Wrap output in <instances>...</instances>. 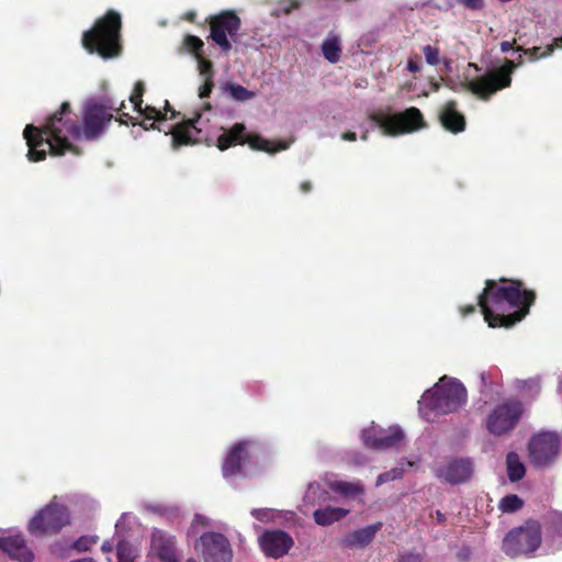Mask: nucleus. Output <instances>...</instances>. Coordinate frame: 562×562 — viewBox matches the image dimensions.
Returning a JSON list of instances; mask_svg holds the SVG:
<instances>
[{"label":"nucleus","instance_id":"4c0bfd02","mask_svg":"<svg viewBox=\"0 0 562 562\" xmlns=\"http://www.w3.org/2000/svg\"><path fill=\"white\" fill-rule=\"evenodd\" d=\"M198 61V68L204 78H213V63L210 59L203 57V55L195 58Z\"/></svg>","mask_w":562,"mask_h":562},{"label":"nucleus","instance_id":"dca6fc26","mask_svg":"<svg viewBox=\"0 0 562 562\" xmlns=\"http://www.w3.org/2000/svg\"><path fill=\"white\" fill-rule=\"evenodd\" d=\"M176 537L160 529H154L150 536L149 553L160 562H179Z\"/></svg>","mask_w":562,"mask_h":562},{"label":"nucleus","instance_id":"c9c22d12","mask_svg":"<svg viewBox=\"0 0 562 562\" xmlns=\"http://www.w3.org/2000/svg\"><path fill=\"white\" fill-rule=\"evenodd\" d=\"M98 536H81L74 542L72 548L77 552H87L98 542Z\"/></svg>","mask_w":562,"mask_h":562},{"label":"nucleus","instance_id":"a18cd8bd","mask_svg":"<svg viewBox=\"0 0 562 562\" xmlns=\"http://www.w3.org/2000/svg\"><path fill=\"white\" fill-rule=\"evenodd\" d=\"M407 70L412 74H417L422 70L419 57L417 55L412 56L407 60Z\"/></svg>","mask_w":562,"mask_h":562},{"label":"nucleus","instance_id":"1a4fd4ad","mask_svg":"<svg viewBox=\"0 0 562 562\" xmlns=\"http://www.w3.org/2000/svg\"><path fill=\"white\" fill-rule=\"evenodd\" d=\"M210 38L225 54L232 49V42H238L241 20L233 10H225L209 19Z\"/></svg>","mask_w":562,"mask_h":562},{"label":"nucleus","instance_id":"8fccbe9b","mask_svg":"<svg viewBox=\"0 0 562 562\" xmlns=\"http://www.w3.org/2000/svg\"><path fill=\"white\" fill-rule=\"evenodd\" d=\"M460 312L463 316H467V315H470V314H473L475 312V305L473 304H470V305H467V306H463V307H460Z\"/></svg>","mask_w":562,"mask_h":562},{"label":"nucleus","instance_id":"412c9836","mask_svg":"<svg viewBox=\"0 0 562 562\" xmlns=\"http://www.w3.org/2000/svg\"><path fill=\"white\" fill-rule=\"evenodd\" d=\"M382 526L383 524L378 521L375 524L357 529L348 533L341 540V544L348 549L364 548L372 542L376 532L381 530Z\"/></svg>","mask_w":562,"mask_h":562},{"label":"nucleus","instance_id":"f8f14e48","mask_svg":"<svg viewBox=\"0 0 562 562\" xmlns=\"http://www.w3.org/2000/svg\"><path fill=\"white\" fill-rule=\"evenodd\" d=\"M531 463L538 468L550 465L560 451V438L555 432L541 431L533 435L528 445Z\"/></svg>","mask_w":562,"mask_h":562},{"label":"nucleus","instance_id":"79ce46f5","mask_svg":"<svg viewBox=\"0 0 562 562\" xmlns=\"http://www.w3.org/2000/svg\"><path fill=\"white\" fill-rule=\"evenodd\" d=\"M201 119V114L196 113L194 117L183 120L180 123H177V125H183V128L190 131L192 134H199L201 132L200 128L196 127V123Z\"/></svg>","mask_w":562,"mask_h":562},{"label":"nucleus","instance_id":"a19ab883","mask_svg":"<svg viewBox=\"0 0 562 562\" xmlns=\"http://www.w3.org/2000/svg\"><path fill=\"white\" fill-rule=\"evenodd\" d=\"M402 475H403V470L398 469V468H394V469H391L390 471L381 473L378 476L376 483L378 484H383V483H386V482H390V481H394L396 479L402 477Z\"/></svg>","mask_w":562,"mask_h":562},{"label":"nucleus","instance_id":"ea45409f","mask_svg":"<svg viewBox=\"0 0 562 562\" xmlns=\"http://www.w3.org/2000/svg\"><path fill=\"white\" fill-rule=\"evenodd\" d=\"M251 516L261 522H270L276 518V514L270 508H256L251 510Z\"/></svg>","mask_w":562,"mask_h":562},{"label":"nucleus","instance_id":"37998d69","mask_svg":"<svg viewBox=\"0 0 562 562\" xmlns=\"http://www.w3.org/2000/svg\"><path fill=\"white\" fill-rule=\"evenodd\" d=\"M214 87L213 78H205L204 83L199 89V98H209Z\"/></svg>","mask_w":562,"mask_h":562},{"label":"nucleus","instance_id":"423d86ee","mask_svg":"<svg viewBox=\"0 0 562 562\" xmlns=\"http://www.w3.org/2000/svg\"><path fill=\"white\" fill-rule=\"evenodd\" d=\"M369 119L379 126L384 135L392 137L426 127L423 113L415 106L395 114H386L383 111L372 112Z\"/></svg>","mask_w":562,"mask_h":562},{"label":"nucleus","instance_id":"cd10ccee","mask_svg":"<svg viewBox=\"0 0 562 562\" xmlns=\"http://www.w3.org/2000/svg\"><path fill=\"white\" fill-rule=\"evenodd\" d=\"M507 475L510 482L520 481L526 473L525 465L516 452H509L506 457Z\"/></svg>","mask_w":562,"mask_h":562},{"label":"nucleus","instance_id":"6e6552de","mask_svg":"<svg viewBox=\"0 0 562 562\" xmlns=\"http://www.w3.org/2000/svg\"><path fill=\"white\" fill-rule=\"evenodd\" d=\"M541 544V528L538 521L529 520L512 529L503 540L505 553L512 558L536 551Z\"/></svg>","mask_w":562,"mask_h":562},{"label":"nucleus","instance_id":"473e14b6","mask_svg":"<svg viewBox=\"0 0 562 562\" xmlns=\"http://www.w3.org/2000/svg\"><path fill=\"white\" fill-rule=\"evenodd\" d=\"M524 506L522 499L516 494L504 496L499 503V508L505 513H515Z\"/></svg>","mask_w":562,"mask_h":562},{"label":"nucleus","instance_id":"c756f323","mask_svg":"<svg viewBox=\"0 0 562 562\" xmlns=\"http://www.w3.org/2000/svg\"><path fill=\"white\" fill-rule=\"evenodd\" d=\"M331 491L337 492L346 497H353L363 493V487L358 483L335 481L329 484Z\"/></svg>","mask_w":562,"mask_h":562},{"label":"nucleus","instance_id":"c03bdc74","mask_svg":"<svg viewBox=\"0 0 562 562\" xmlns=\"http://www.w3.org/2000/svg\"><path fill=\"white\" fill-rule=\"evenodd\" d=\"M424 558L420 553L404 552L398 557V562H423Z\"/></svg>","mask_w":562,"mask_h":562},{"label":"nucleus","instance_id":"2f4dec72","mask_svg":"<svg viewBox=\"0 0 562 562\" xmlns=\"http://www.w3.org/2000/svg\"><path fill=\"white\" fill-rule=\"evenodd\" d=\"M182 45L183 48L191 53L195 58L203 55L204 43L200 37L195 35H186Z\"/></svg>","mask_w":562,"mask_h":562},{"label":"nucleus","instance_id":"052dcab7","mask_svg":"<svg viewBox=\"0 0 562 562\" xmlns=\"http://www.w3.org/2000/svg\"><path fill=\"white\" fill-rule=\"evenodd\" d=\"M180 113L177 112L176 110L171 109L170 110V119L171 120H175Z\"/></svg>","mask_w":562,"mask_h":562},{"label":"nucleus","instance_id":"09e8293b","mask_svg":"<svg viewBox=\"0 0 562 562\" xmlns=\"http://www.w3.org/2000/svg\"><path fill=\"white\" fill-rule=\"evenodd\" d=\"M515 42H516L515 40H513L512 42H508V41L502 42V43H501V50H502L503 53H507V52H509L510 49H513V48H514V44H515Z\"/></svg>","mask_w":562,"mask_h":562},{"label":"nucleus","instance_id":"de8ad7c7","mask_svg":"<svg viewBox=\"0 0 562 562\" xmlns=\"http://www.w3.org/2000/svg\"><path fill=\"white\" fill-rule=\"evenodd\" d=\"M116 121L120 122L122 125H128L131 122L133 125H136L137 123L134 122V119L128 113H121L120 116L116 119Z\"/></svg>","mask_w":562,"mask_h":562},{"label":"nucleus","instance_id":"0e129e2a","mask_svg":"<svg viewBox=\"0 0 562 562\" xmlns=\"http://www.w3.org/2000/svg\"><path fill=\"white\" fill-rule=\"evenodd\" d=\"M204 108H205L206 110H210V109H211L210 103H205V104H204Z\"/></svg>","mask_w":562,"mask_h":562},{"label":"nucleus","instance_id":"39448f33","mask_svg":"<svg viewBox=\"0 0 562 562\" xmlns=\"http://www.w3.org/2000/svg\"><path fill=\"white\" fill-rule=\"evenodd\" d=\"M123 108L124 102L116 106L109 98L89 99L82 111L81 140L94 142L100 139L114 119L113 112H120Z\"/></svg>","mask_w":562,"mask_h":562},{"label":"nucleus","instance_id":"3c124183","mask_svg":"<svg viewBox=\"0 0 562 562\" xmlns=\"http://www.w3.org/2000/svg\"><path fill=\"white\" fill-rule=\"evenodd\" d=\"M341 138L344 140L355 142L357 139V134L355 132L348 131L341 135Z\"/></svg>","mask_w":562,"mask_h":562},{"label":"nucleus","instance_id":"f03ea898","mask_svg":"<svg viewBox=\"0 0 562 562\" xmlns=\"http://www.w3.org/2000/svg\"><path fill=\"white\" fill-rule=\"evenodd\" d=\"M23 136L29 147L27 158L34 162L44 160L47 153L52 156H63L67 151L78 154L69 137L81 140L80 124L68 101L63 102L42 127L26 125Z\"/></svg>","mask_w":562,"mask_h":562},{"label":"nucleus","instance_id":"7c9ffc66","mask_svg":"<svg viewBox=\"0 0 562 562\" xmlns=\"http://www.w3.org/2000/svg\"><path fill=\"white\" fill-rule=\"evenodd\" d=\"M117 562H134L137 558V549L128 541L122 540L116 546Z\"/></svg>","mask_w":562,"mask_h":562},{"label":"nucleus","instance_id":"393cba45","mask_svg":"<svg viewBox=\"0 0 562 562\" xmlns=\"http://www.w3.org/2000/svg\"><path fill=\"white\" fill-rule=\"evenodd\" d=\"M322 53L326 60L331 64H336L341 57V45L340 38L334 32H330L327 38L322 43Z\"/></svg>","mask_w":562,"mask_h":562},{"label":"nucleus","instance_id":"a211bd4d","mask_svg":"<svg viewBox=\"0 0 562 562\" xmlns=\"http://www.w3.org/2000/svg\"><path fill=\"white\" fill-rule=\"evenodd\" d=\"M252 445L251 441H240L231 449L222 465L224 477L236 476L243 472V464L250 460L249 448Z\"/></svg>","mask_w":562,"mask_h":562},{"label":"nucleus","instance_id":"7ed1b4c3","mask_svg":"<svg viewBox=\"0 0 562 562\" xmlns=\"http://www.w3.org/2000/svg\"><path fill=\"white\" fill-rule=\"evenodd\" d=\"M468 400L465 386L457 379L443 375L429 390L425 391L418 402L422 417L428 422L437 415L459 411Z\"/></svg>","mask_w":562,"mask_h":562},{"label":"nucleus","instance_id":"20e7f679","mask_svg":"<svg viewBox=\"0 0 562 562\" xmlns=\"http://www.w3.org/2000/svg\"><path fill=\"white\" fill-rule=\"evenodd\" d=\"M121 29V14L109 10L94 22L92 29L83 32L82 46L89 53H97L105 59L116 57L122 52Z\"/></svg>","mask_w":562,"mask_h":562},{"label":"nucleus","instance_id":"bb28decb","mask_svg":"<svg viewBox=\"0 0 562 562\" xmlns=\"http://www.w3.org/2000/svg\"><path fill=\"white\" fill-rule=\"evenodd\" d=\"M558 47H562V37L554 38L553 42L547 45L544 48L538 46L531 48H522L521 46H517L515 49L517 52H522L525 55L529 56L531 61H533L550 56Z\"/></svg>","mask_w":562,"mask_h":562},{"label":"nucleus","instance_id":"9d476101","mask_svg":"<svg viewBox=\"0 0 562 562\" xmlns=\"http://www.w3.org/2000/svg\"><path fill=\"white\" fill-rule=\"evenodd\" d=\"M69 524L67 507L50 502L29 521L27 529L33 535H55Z\"/></svg>","mask_w":562,"mask_h":562},{"label":"nucleus","instance_id":"aec40b11","mask_svg":"<svg viewBox=\"0 0 562 562\" xmlns=\"http://www.w3.org/2000/svg\"><path fill=\"white\" fill-rule=\"evenodd\" d=\"M439 120L445 130L458 134L465 130V117L457 110V102L449 100L439 114Z\"/></svg>","mask_w":562,"mask_h":562},{"label":"nucleus","instance_id":"680f3d73","mask_svg":"<svg viewBox=\"0 0 562 562\" xmlns=\"http://www.w3.org/2000/svg\"><path fill=\"white\" fill-rule=\"evenodd\" d=\"M194 16H195V14L193 12L187 14V19L189 21H193Z\"/></svg>","mask_w":562,"mask_h":562},{"label":"nucleus","instance_id":"a878e982","mask_svg":"<svg viewBox=\"0 0 562 562\" xmlns=\"http://www.w3.org/2000/svg\"><path fill=\"white\" fill-rule=\"evenodd\" d=\"M171 147L178 150L182 146L195 145L199 143L198 138L190 131L183 128V125L175 124L170 130Z\"/></svg>","mask_w":562,"mask_h":562},{"label":"nucleus","instance_id":"6ab92c4d","mask_svg":"<svg viewBox=\"0 0 562 562\" xmlns=\"http://www.w3.org/2000/svg\"><path fill=\"white\" fill-rule=\"evenodd\" d=\"M0 549L19 562H33L34 560V553L21 533L0 537Z\"/></svg>","mask_w":562,"mask_h":562},{"label":"nucleus","instance_id":"6e6d98bb","mask_svg":"<svg viewBox=\"0 0 562 562\" xmlns=\"http://www.w3.org/2000/svg\"><path fill=\"white\" fill-rule=\"evenodd\" d=\"M480 379H481V381H482V385H483V386H487V384L490 383V373H487V372H482V373L480 374Z\"/></svg>","mask_w":562,"mask_h":562},{"label":"nucleus","instance_id":"0eeeda50","mask_svg":"<svg viewBox=\"0 0 562 562\" xmlns=\"http://www.w3.org/2000/svg\"><path fill=\"white\" fill-rule=\"evenodd\" d=\"M521 64V56L519 57L518 64L514 60L505 59L499 68L490 70L474 80H467L462 86L481 100L487 101L491 95L510 86L512 75L517 66Z\"/></svg>","mask_w":562,"mask_h":562},{"label":"nucleus","instance_id":"72a5a7b5","mask_svg":"<svg viewBox=\"0 0 562 562\" xmlns=\"http://www.w3.org/2000/svg\"><path fill=\"white\" fill-rule=\"evenodd\" d=\"M145 93V85L143 81H137L134 85V89L132 94L130 95V101L134 106L135 111H140L143 104V95Z\"/></svg>","mask_w":562,"mask_h":562},{"label":"nucleus","instance_id":"f704fd0d","mask_svg":"<svg viewBox=\"0 0 562 562\" xmlns=\"http://www.w3.org/2000/svg\"><path fill=\"white\" fill-rule=\"evenodd\" d=\"M139 114H142L145 119V121H155V122H161L166 121V113H162V111L157 110L156 108L151 105H142L140 111H137Z\"/></svg>","mask_w":562,"mask_h":562},{"label":"nucleus","instance_id":"4468645a","mask_svg":"<svg viewBox=\"0 0 562 562\" xmlns=\"http://www.w3.org/2000/svg\"><path fill=\"white\" fill-rule=\"evenodd\" d=\"M258 544L267 558L280 559L289 553L294 540L282 529H267L258 537Z\"/></svg>","mask_w":562,"mask_h":562},{"label":"nucleus","instance_id":"4d7b16f0","mask_svg":"<svg viewBox=\"0 0 562 562\" xmlns=\"http://www.w3.org/2000/svg\"><path fill=\"white\" fill-rule=\"evenodd\" d=\"M70 562H97V561L92 558H81V559L71 560Z\"/></svg>","mask_w":562,"mask_h":562},{"label":"nucleus","instance_id":"4be33fe9","mask_svg":"<svg viewBox=\"0 0 562 562\" xmlns=\"http://www.w3.org/2000/svg\"><path fill=\"white\" fill-rule=\"evenodd\" d=\"M246 125L244 123H235L231 128L217 137L215 146L218 150L224 151L236 145H243V135L245 134Z\"/></svg>","mask_w":562,"mask_h":562},{"label":"nucleus","instance_id":"49530a36","mask_svg":"<svg viewBox=\"0 0 562 562\" xmlns=\"http://www.w3.org/2000/svg\"><path fill=\"white\" fill-rule=\"evenodd\" d=\"M458 3L471 10H480L484 7L483 0H457Z\"/></svg>","mask_w":562,"mask_h":562},{"label":"nucleus","instance_id":"f257e3e1","mask_svg":"<svg viewBox=\"0 0 562 562\" xmlns=\"http://www.w3.org/2000/svg\"><path fill=\"white\" fill-rule=\"evenodd\" d=\"M487 279L477 305L490 327L509 328L522 321L536 301V293L525 289L521 280L501 278Z\"/></svg>","mask_w":562,"mask_h":562},{"label":"nucleus","instance_id":"f3484780","mask_svg":"<svg viewBox=\"0 0 562 562\" xmlns=\"http://www.w3.org/2000/svg\"><path fill=\"white\" fill-rule=\"evenodd\" d=\"M362 439L366 447L384 450L398 447L404 439V432L398 426L379 432L374 429H367L362 432Z\"/></svg>","mask_w":562,"mask_h":562},{"label":"nucleus","instance_id":"e2e57ef3","mask_svg":"<svg viewBox=\"0 0 562 562\" xmlns=\"http://www.w3.org/2000/svg\"><path fill=\"white\" fill-rule=\"evenodd\" d=\"M187 562H199V561H196V560H195V559H193V558H190V559H188V560H187Z\"/></svg>","mask_w":562,"mask_h":562},{"label":"nucleus","instance_id":"ddd939ff","mask_svg":"<svg viewBox=\"0 0 562 562\" xmlns=\"http://www.w3.org/2000/svg\"><path fill=\"white\" fill-rule=\"evenodd\" d=\"M204 562H232L233 550L228 539L220 532H205L195 543Z\"/></svg>","mask_w":562,"mask_h":562},{"label":"nucleus","instance_id":"2eb2a0df","mask_svg":"<svg viewBox=\"0 0 562 562\" xmlns=\"http://www.w3.org/2000/svg\"><path fill=\"white\" fill-rule=\"evenodd\" d=\"M474 472L470 458H452L435 471L436 477L451 485H459L469 481Z\"/></svg>","mask_w":562,"mask_h":562},{"label":"nucleus","instance_id":"e433bc0d","mask_svg":"<svg viewBox=\"0 0 562 562\" xmlns=\"http://www.w3.org/2000/svg\"><path fill=\"white\" fill-rule=\"evenodd\" d=\"M300 5L301 3L299 0H281L272 14L276 16H280V14L288 15L293 10L299 9Z\"/></svg>","mask_w":562,"mask_h":562},{"label":"nucleus","instance_id":"b1692460","mask_svg":"<svg viewBox=\"0 0 562 562\" xmlns=\"http://www.w3.org/2000/svg\"><path fill=\"white\" fill-rule=\"evenodd\" d=\"M243 138H244L243 145L247 144L254 150H260V151H266V153L272 154V153H276L279 150H284L288 148L286 144H281V143L278 145V147L272 148L270 146V142L268 139L263 138L259 134H248L247 130L245 131Z\"/></svg>","mask_w":562,"mask_h":562},{"label":"nucleus","instance_id":"69168bd1","mask_svg":"<svg viewBox=\"0 0 562 562\" xmlns=\"http://www.w3.org/2000/svg\"><path fill=\"white\" fill-rule=\"evenodd\" d=\"M367 138H368V135H367V133H364V134L361 136V139H364V140H366Z\"/></svg>","mask_w":562,"mask_h":562},{"label":"nucleus","instance_id":"5701e85b","mask_svg":"<svg viewBox=\"0 0 562 562\" xmlns=\"http://www.w3.org/2000/svg\"><path fill=\"white\" fill-rule=\"evenodd\" d=\"M349 514L348 509L340 507L327 506L318 508L313 513L314 520L319 526H329L336 521L341 520Z\"/></svg>","mask_w":562,"mask_h":562},{"label":"nucleus","instance_id":"864d4df0","mask_svg":"<svg viewBox=\"0 0 562 562\" xmlns=\"http://www.w3.org/2000/svg\"><path fill=\"white\" fill-rule=\"evenodd\" d=\"M312 183L310 181H303L301 182L300 184V190L303 192V193H308L311 192L312 190Z\"/></svg>","mask_w":562,"mask_h":562},{"label":"nucleus","instance_id":"13d9d810","mask_svg":"<svg viewBox=\"0 0 562 562\" xmlns=\"http://www.w3.org/2000/svg\"><path fill=\"white\" fill-rule=\"evenodd\" d=\"M172 108L170 106L169 102L166 100L165 101V108H164V111L162 113H166V115L168 114V112H170Z\"/></svg>","mask_w":562,"mask_h":562},{"label":"nucleus","instance_id":"c85d7f7f","mask_svg":"<svg viewBox=\"0 0 562 562\" xmlns=\"http://www.w3.org/2000/svg\"><path fill=\"white\" fill-rule=\"evenodd\" d=\"M222 90L223 92L228 93L233 100L238 102H245L256 97L254 91L248 90L241 85L229 81L223 85Z\"/></svg>","mask_w":562,"mask_h":562},{"label":"nucleus","instance_id":"5fc2aeb1","mask_svg":"<svg viewBox=\"0 0 562 562\" xmlns=\"http://www.w3.org/2000/svg\"><path fill=\"white\" fill-rule=\"evenodd\" d=\"M112 550L113 544L108 540L103 541V543L101 544V551L104 553H110Z\"/></svg>","mask_w":562,"mask_h":562},{"label":"nucleus","instance_id":"58836bf2","mask_svg":"<svg viewBox=\"0 0 562 562\" xmlns=\"http://www.w3.org/2000/svg\"><path fill=\"white\" fill-rule=\"evenodd\" d=\"M423 53L425 55V59L427 64L431 66H437L440 63L439 59V48L431 45H426L423 47Z\"/></svg>","mask_w":562,"mask_h":562},{"label":"nucleus","instance_id":"bf43d9fd","mask_svg":"<svg viewBox=\"0 0 562 562\" xmlns=\"http://www.w3.org/2000/svg\"><path fill=\"white\" fill-rule=\"evenodd\" d=\"M436 516H437V520L440 521V522L445 521V519H446L445 515L441 512H439V510L436 513Z\"/></svg>","mask_w":562,"mask_h":562},{"label":"nucleus","instance_id":"9b49d317","mask_svg":"<svg viewBox=\"0 0 562 562\" xmlns=\"http://www.w3.org/2000/svg\"><path fill=\"white\" fill-rule=\"evenodd\" d=\"M524 414V405L519 400L508 398L497 405L486 419L487 430L502 436L512 431Z\"/></svg>","mask_w":562,"mask_h":562},{"label":"nucleus","instance_id":"603ef678","mask_svg":"<svg viewBox=\"0 0 562 562\" xmlns=\"http://www.w3.org/2000/svg\"><path fill=\"white\" fill-rule=\"evenodd\" d=\"M144 130L148 131V130H159V127L157 126L156 122H151L150 124L149 123H146V121L144 120L142 123H138Z\"/></svg>","mask_w":562,"mask_h":562}]
</instances>
